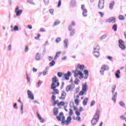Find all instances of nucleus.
I'll use <instances>...</instances> for the list:
<instances>
[{"label": "nucleus", "instance_id": "obj_38", "mask_svg": "<svg viewBox=\"0 0 126 126\" xmlns=\"http://www.w3.org/2000/svg\"><path fill=\"white\" fill-rule=\"evenodd\" d=\"M107 34H103L102 36H101L100 39L101 40H104V39H106V38H107Z\"/></svg>", "mask_w": 126, "mask_h": 126}, {"label": "nucleus", "instance_id": "obj_5", "mask_svg": "<svg viewBox=\"0 0 126 126\" xmlns=\"http://www.w3.org/2000/svg\"><path fill=\"white\" fill-rule=\"evenodd\" d=\"M105 5V0H99L98 2V7L99 9H103Z\"/></svg>", "mask_w": 126, "mask_h": 126}, {"label": "nucleus", "instance_id": "obj_26", "mask_svg": "<svg viewBox=\"0 0 126 126\" xmlns=\"http://www.w3.org/2000/svg\"><path fill=\"white\" fill-rule=\"evenodd\" d=\"M89 99L88 97H87L83 100V104L84 106H86V105H87V102H88Z\"/></svg>", "mask_w": 126, "mask_h": 126}, {"label": "nucleus", "instance_id": "obj_61", "mask_svg": "<svg viewBox=\"0 0 126 126\" xmlns=\"http://www.w3.org/2000/svg\"><path fill=\"white\" fill-rule=\"evenodd\" d=\"M75 103L76 105H78V104H79V101H78V99H76L75 100Z\"/></svg>", "mask_w": 126, "mask_h": 126}, {"label": "nucleus", "instance_id": "obj_31", "mask_svg": "<svg viewBox=\"0 0 126 126\" xmlns=\"http://www.w3.org/2000/svg\"><path fill=\"white\" fill-rule=\"evenodd\" d=\"M71 89V85H67L66 88V92H68L69 91H70Z\"/></svg>", "mask_w": 126, "mask_h": 126}, {"label": "nucleus", "instance_id": "obj_8", "mask_svg": "<svg viewBox=\"0 0 126 126\" xmlns=\"http://www.w3.org/2000/svg\"><path fill=\"white\" fill-rule=\"evenodd\" d=\"M71 76V72L68 71L67 73H65L63 75V77L66 80H69V77Z\"/></svg>", "mask_w": 126, "mask_h": 126}, {"label": "nucleus", "instance_id": "obj_14", "mask_svg": "<svg viewBox=\"0 0 126 126\" xmlns=\"http://www.w3.org/2000/svg\"><path fill=\"white\" fill-rule=\"evenodd\" d=\"M71 123V117L68 116L67 118V120L65 121L64 125L66 126H68L69 124Z\"/></svg>", "mask_w": 126, "mask_h": 126}, {"label": "nucleus", "instance_id": "obj_33", "mask_svg": "<svg viewBox=\"0 0 126 126\" xmlns=\"http://www.w3.org/2000/svg\"><path fill=\"white\" fill-rule=\"evenodd\" d=\"M13 31H18V26H15L14 27V29L13 30H11V32H13Z\"/></svg>", "mask_w": 126, "mask_h": 126}, {"label": "nucleus", "instance_id": "obj_28", "mask_svg": "<svg viewBox=\"0 0 126 126\" xmlns=\"http://www.w3.org/2000/svg\"><path fill=\"white\" fill-rule=\"evenodd\" d=\"M112 29L114 30V32H116L117 29H118V25H117V24H114L112 26Z\"/></svg>", "mask_w": 126, "mask_h": 126}, {"label": "nucleus", "instance_id": "obj_64", "mask_svg": "<svg viewBox=\"0 0 126 126\" xmlns=\"http://www.w3.org/2000/svg\"><path fill=\"white\" fill-rule=\"evenodd\" d=\"M8 51H11V44H10L8 46Z\"/></svg>", "mask_w": 126, "mask_h": 126}, {"label": "nucleus", "instance_id": "obj_60", "mask_svg": "<svg viewBox=\"0 0 126 126\" xmlns=\"http://www.w3.org/2000/svg\"><path fill=\"white\" fill-rule=\"evenodd\" d=\"M51 100H52L53 101H55V100H56V95H52L51 97Z\"/></svg>", "mask_w": 126, "mask_h": 126}, {"label": "nucleus", "instance_id": "obj_45", "mask_svg": "<svg viewBox=\"0 0 126 126\" xmlns=\"http://www.w3.org/2000/svg\"><path fill=\"white\" fill-rule=\"evenodd\" d=\"M119 19L120 20H124L125 19V17L123 15H119Z\"/></svg>", "mask_w": 126, "mask_h": 126}, {"label": "nucleus", "instance_id": "obj_58", "mask_svg": "<svg viewBox=\"0 0 126 126\" xmlns=\"http://www.w3.org/2000/svg\"><path fill=\"white\" fill-rule=\"evenodd\" d=\"M40 37H41V35H40V34H38L37 36H35L34 38L35 39V40H38V39H39Z\"/></svg>", "mask_w": 126, "mask_h": 126}, {"label": "nucleus", "instance_id": "obj_3", "mask_svg": "<svg viewBox=\"0 0 126 126\" xmlns=\"http://www.w3.org/2000/svg\"><path fill=\"white\" fill-rule=\"evenodd\" d=\"M73 72H74V76L75 77H77L78 75H80L82 78H83V73L81 71H78L77 68L75 70V71H73Z\"/></svg>", "mask_w": 126, "mask_h": 126}, {"label": "nucleus", "instance_id": "obj_32", "mask_svg": "<svg viewBox=\"0 0 126 126\" xmlns=\"http://www.w3.org/2000/svg\"><path fill=\"white\" fill-rule=\"evenodd\" d=\"M119 104L120 105V106H121V107H123V108H126V104H125V103H124L123 101L119 102Z\"/></svg>", "mask_w": 126, "mask_h": 126}, {"label": "nucleus", "instance_id": "obj_7", "mask_svg": "<svg viewBox=\"0 0 126 126\" xmlns=\"http://www.w3.org/2000/svg\"><path fill=\"white\" fill-rule=\"evenodd\" d=\"M81 8L83 10L82 15L84 17H86L87 16V9L85 8V5L84 4H82L81 5Z\"/></svg>", "mask_w": 126, "mask_h": 126}, {"label": "nucleus", "instance_id": "obj_13", "mask_svg": "<svg viewBox=\"0 0 126 126\" xmlns=\"http://www.w3.org/2000/svg\"><path fill=\"white\" fill-rule=\"evenodd\" d=\"M66 96V93H65V92L63 91L61 94V96L59 97V99H60V100H65Z\"/></svg>", "mask_w": 126, "mask_h": 126}, {"label": "nucleus", "instance_id": "obj_35", "mask_svg": "<svg viewBox=\"0 0 126 126\" xmlns=\"http://www.w3.org/2000/svg\"><path fill=\"white\" fill-rule=\"evenodd\" d=\"M65 103L63 101H61L60 103H58V106H64Z\"/></svg>", "mask_w": 126, "mask_h": 126}, {"label": "nucleus", "instance_id": "obj_24", "mask_svg": "<svg viewBox=\"0 0 126 126\" xmlns=\"http://www.w3.org/2000/svg\"><path fill=\"white\" fill-rule=\"evenodd\" d=\"M114 5H115V1H112L111 3H110V5H109L110 9H113V8H114Z\"/></svg>", "mask_w": 126, "mask_h": 126}, {"label": "nucleus", "instance_id": "obj_56", "mask_svg": "<svg viewBox=\"0 0 126 126\" xmlns=\"http://www.w3.org/2000/svg\"><path fill=\"white\" fill-rule=\"evenodd\" d=\"M75 114L77 116H80V112L78 110L75 111Z\"/></svg>", "mask_w": 126, "mask_h": 126}, {"label": "nucleus", "instance_id": "obj_15", "mask_svg": "<svg viewBox=\"0 0 126 126\" xmlns=\"http://www.w3.org/2000/svg\"><path fill=\"white\" fill-rule=\"evenodd\" d=\"M42 58L41 56V54H39V53H36L35 55V60L36 61H41Z\"/></svg>", "mask_w": 126, "mask_h": 126}, {"label": "nucleus", "instance_id": "obj_62", "mask_svg": "<svg viewBox=\"0 0 126 126\" xmlns=\"http://www.w3.org/2000/svg\"><path fill=\"white\" fill-rule=\"evenodd\" d=\"M59 100H57L55 101L53 103V106H55L56 104H58V103H59Z\"/></svg>", "mask_w": 126, "mask_h": 126}, {"label": "nucleus", "instance_id": "obj_11", "mask_svg": "<svg viewBox=\"0 0 126 126\" xmlns=\"http://www.w3.org/2000/svg\"><path fill=\"white\" fill-rule=\"evenodd\" d=\"M99 115H100V110L99 109H97L93 119L99 121Z\"/></svg>", "mask_w": 126, "mask_h": 126}, {"label": "nucleus", "instance_id": "obj_47", "mask_svg": "<svg viewBox=\"0 0 126 126\" xmlns=\"http://www.w3.org/2000/svg\"><path fill=\"white\" fill-rule=\"evenodd\" d=\"M85 75H89V71L88 70H85L84 71Z\"/></svg>", "mask_w": 126, "mask_h": 126}, {"label": "nucleus", "instance_id": "obj_30", "mask_svg": "<svg viewBox=\"0 0 126 126\" xmlns=\"http://www.w3.org/2000/svg\"><path fill=\"white\" fill-rule=\"evenodd\" d=\"M37 117H38L39 120H40L41 123H44V121L45 120H44V119H42V117H41V116L40 115V114L39 113H37Z\"/></svg>", "mask_w": 126, "mask_h": 126}, {"label": "nucleus", "instance_id": "obj_50", "mask_svg": "<svg viewBox=\"0 0 126 126\" xmlns=\"http://www.w3.org/2000/svg\"><path fill=\"white\" fill-rule=\"evenodd\" d=\"M62 40V39L60 37H58L56 39V42L57 43H60L61 41Z\"/></svg>", "mask_w": 126, "mask_h": 126}, {"label": "nucleus", "instance_id": "obj_25", "mask_svg": "<svg viewBox=\"0 0 126 126\" xmlns=\"http://www.w3.org/2000/svg\"><path fill=\"white\" fill-rule=\"evenodd\" d=\"M62 53V52H58L56 53V55L54 57V60H57L59 57H60V55Z\"/></svg>", "mask_w": 126, "mask_h": 126}, {"label": "nucleus", "instance_id": "obj_44", "mask_svg": "<svg viewBox=\"0 0 126 126\" xmlns=\"http://www.w3.org/2000/svg\"><path fill=\"white\" fill-rule=\"evenodd\" d=\"M69 114L70 115V116H72V115L73 114V110H72V109H71V108L69 109Z\"/></svg>", "mask_w": 126, "mask_h": 126}, {"label": "nucleus", "instance_id": "obj_18", "mask_svg": "<svg viewBox=\"0 0 126 126\" xmlns=\"http://www.w3.org/2000/svg\"><path fill=\"white\" fill-rule=\"evenodd\" d=\"M53 112L54 114V116H57L59 114V108L57 107H55L53 109Z\"/></svg>", "mask_w": 126, "mask_h": 126}, {"label": "nucleus", "instance_id": "obj_22", "mask_svg": "<svg viewBox=\"0 0 126 126\" xmlns=\"http://www.w3.org/2000/svg\"><path fill=\"white\" fill-rule=\"evenodd\" d=\"M120 74H121V71H120V70H118L115 73V76L116 78H120Z\"/></svg>", "mask_w": 126, "mask_h": 126}, {"label": "nucleus", "instance_id": "obj_4", "mask_svg": "<svg viewBox=\"0 0 126 126\" xmlns=\"http://www.w3.org/2000/svg\"><path fill=\"white\" fill-rule=\"evenodd\" d=\"M15 12L16 13V16H20L21 14H22V12H23V10H19V7H18V6H17L15 8Z\"/></svg>", "mask_w": 126, "mask_h": 126}, {"label": "nucleus", "instance_id": "obj_19", "mask_svg": "<svg viewBox=\"0 0 126 126\" xmlns=\"http://www.w3.org/2000/svg\"><path fill=\"white\" fill-rule=\"evenodd\" d=\"M117 96H118V93L116 92L114 94L113 97L112 98V100H113L115 103H116V101H117Z\"/></svg>", "mask_w": 126, "mask_h": 126}, {"label": "nucleus", "instance_id": "obj_34", "mask_svg": "<svg viewBox=\"0 0 126 126\" xmlns=\"http://www.w3.org/2000/svg\"><path fill=\"white\" fill-rule=\"evenodd\" d=\"M78 82H80V81H79L78 79L76 78L74 81L75 84H76V85H78V84H79V83Z\"/></svg>", "mask_w": 126, "mask_h": 126}, {"label": "nucleus", "instance_id": "obj_63", "mask_svg": "<svg viewBox=\"0 0 126 126\" xmlns=\"http://www.w3.org/2000/svg\"><path fill=\"white\" fill-rule=\"evenodd\" d=\"M28 50H29L28 46H26L25 49V53H27V52H28Z\"/></svg>", "mask_w": 126, "mask_h": 126}, {"label": "nucleus", "instance_id": "obj_10", "mask_svg": "<svg viewBox=\"0 0 126 126\" xmlns=\"http://www.w3.org/2000/svg\"><path fill=\"white\" fill-rule=\"evenodd\" d=\"M28 95L31 100H34V95L33 94V93L31 92V91L28 90Z\"/></svg>", "mask_w": 126, "mask_h": 126}, {"label": "nucleus", "instance_id": "obj_2", "mask_svg": "<svg viewBox=\"0 0 126 126\" xmlns=\"http://www.w3.org/2000/svg\"><path fill=\"white\" fill-rule=\"evenodd\" d=\"M99 50L100 47H99V45L97 44H95L94 46L93 54L95 58H99V56H100V53H99Z\"/></svg>", "mask_w": 126, "mask_h": 126}, {"label": "nucleus", "instance_id": "obj_53", "mask_svg": "<svg viewBox=\"0 0 126 126\" xmlns=\"http://www.w3.org/2000/svg\"><path fill=\"white\" fill-rule=\"evenodd\" d=\"M13 108L14 109H18V107H17V103H15L13 105Z\"/></svg>", "mask_w": 126, "mask_h": 126}, {"label": "nucleus", "instance_id": "obj_20", "mask_svg": "<svg viewBox=\"0 0 126 126\" xmlns=\"http://www.w3.org/2000/svg\"><path fill=\"white\" fill-rule=\"evenodd\" d=\"M101 69H102L103 71L109 70V66L106 65H103L101 67Z\"/></svg>", "mask_w": 126, "mask_h": 126}, {"label": "nucleus", "instance_id": "obj_27", "mask_svg": "<svg viewBox=\"0 0 126 126\" xmlns=\"http://www.w3.org/2000/svg\"><path fill=\"white\" fill-rule=\"evenodd\" d=\"M77 67L81 70H83L84 69V65L78 64Z\"/></svg>", "mask_w": 126, "mask_h": 126}, {"label": "nucleus", "instance_id": "obj_46", "mask_svg": "<svg viewBox=\"0 0 126 126\" xmlns=\"http://www.w3.org/2000/svg\"><path fill=\"white\" fill-rule=\"evenodd\" d=\"M84 92L83 90L81 91L79 93V96H83V95H84Z\"/></svg>", "mask_w": 126, "mask_h": 126}, {"label": "nucleus", "instance_id": "obj_6", "mask_svg": "<svg viewBox=\"0 0 126 126\" xmlns=\"http://www.w3.org/2000/svg\"><path fill=\"white\" fill-rule=\"evenodd\" d=\"M118 43L119 44V46L120 49H122V50L126 49V46L125 45V42H124V41H123V40L119 39Z\"/></svg>", "mask_w": 126, "mask_h": 126}, {"label": "nucleus", "instance_id": "obj_51", "mask_svg": "<svg viewBox=\"0 0 126 126\" xmlns=\"http://www.w3.org/2000/svg\"><path fill=\"white\" fill-rule=\"evenodd\" d=\"M54 10L53 9H51L49 10V12H50V14H52V15H54Z\"/></svg>", "mask_w": 126, "mask_h": 126}, {"label": "nucleus", "instance_id": "obj_23", "mask_svg": "<svg viewBox=\"0 0 126 126\" xmlns=\"http://www.w3.org/2000/svg\"><path fill=\"white\" fill-rule=\"evenodd\" d=\"M48 69H49V67H46L45 69V70L43 71V75H47L48 74Z\"/></svg>", "mask_w": 126, "mask_h": 126}, {"label": "nucleus", "instance_id": "obj_21", "mask_svg": "<svg viewBox=\"0 0 126 126\" xmlns=\"http://www.w3.org/2000/svg\"><path fill=\"white\" fill-rule=\"evenodd\" d=\"M76 4V0H71L70 1V5L73 7H74Z\"/></svg>", "mask_w": 126, "mask_h": 126}, {"label": "nucleus", "instance_id": "obj_40", "mask_svg": "<svg viewBox=\"0 0 126 126\" xmlns=\"http://www.w3.org/2000/svg\"><path fill=\"white\" fill-rule=\"evenodd\" d=\"M36 86L37 87V88H39V87H40V86H41V81L40 80H39L37 84H36Z\"/></svg>", "mask_w": 126, "mask_h": 126}, {"label": "nucleus", "instance_id": "obj_29", "mask_svg": "<svg viewBox=\"0 0 126 126\" xmlns=\"http://www.w3.org/2000/svg\"><path fill=\"white\" fill-rule=\"evenodd\" d=\"M55 64H56V62L55 61H52L49 63V66L51 67L52 66H54Z\"/></svg>", "mask_w": 126, "mask_h": 126}, {"label": "nucleus", "instance_id": "obj_42", "mask_svg": "<svg viewBox=\"0 0 126 126\" xmlns=\"http://www.w3.org/2000/svg\"><path fill=\"white\" fill-rule=\"evenodd\" d=\"M75 34V31L74 30H73L70 34V36H73Z\"/></svg>", "mask_w": 126, "mask_h": 126}, {"label": "nucleus", "instance_id": "obj_36", "mask_svg": "<svg viewBox=\"0 0 126 126\" xmlns=\"http://www.w3.org/2000/svg\"><path fill=\"white\" fill-rule=\"evenodd\" d=\"M21 112L22 115H23V113H24V110L23 109V104H21Z\"/></svg>", "mask_w": 126, "mask_h": 126}, {"label": "nucleus", "instance_id": "obj_43", "mask_svg": "<svg viewBox=\"0 0 126 126\" xmlns=\"http://www.w3.org/2000/svg\"><path fill=\"white\" fill-rule=\"evenodd\" d=\"M43 1L45 5H48V4H49V0H43Z\"/></svg>", "mask_w": 126, "mask_h": 126}, {"label": "nucleus", "instance_id": "obj_9", "mask_svg": "<svg viewBox=\"0 0 126 126\" xmlns=\"http://www.w3.org/2000/svg\"><path fill=\"white\" fill-rule=\"evenodd\" d=\"M107 23H116V19L115 17H112L105 20Z\"/></svg>", "mask_w": 126, "mask_h": 126}, {"label": "nucleus", "instance_id": "obj_12", "mask_svg": "<svg viewBox=\"0 0 126 126\" xmlns=\"http://www.w3.org/2000/svg\"><path fill=\"white\" fill-rule=\"evenodd\" d=\"M88 87V86H87V83L85 82L84 83V85L82 87V90L85 92V95H86V92H87Z\"/></svg>", "mask_w": 126, "mask_h": 126}, {"label": "nucleus", "instance_id": "obj_49", "mask_svg": "<svg viewBox=\"0 0 126 126\" xmlns=\"http://www.w3.org/2000/svg\"><path fill=\"white\" fill-rule=\"evenodd\" d=\"M58 77H62L63 76V73L59 72L57 73Z\"/></svg>", "mask_w": 126, "mask_h": 126}, {"label": "nucleus", "instance_id": "obj_1", "mask_svg": "<svg viewBox=\"0 0 126 126\" xmlns=\"http://www.w3.org/2000/svg\"><path fill=\"white\" fill-rule=\"evenodd\" d=\"M52 83L51 84V89L55 91V94H59L60 93L59 90L56 89L57 87L60 86V83L58 82V80H57V77L55 76L54 78H52Z\"/></svg>", "mask_w": 126, "mask_h": 126}, {"label": "nucleus", "instance_id": "obj_39", "mask_svg": "<svg viewBox=\"0 0 126 126\" xmlns=\"http://www.w3.org/2000/svg\"><path fill=\"white\" fill-rule=\"evenodd\" d=\"M60 23H61V22H60L59 20H57L54 23V26H57V25H59Z\"/></svg>", "mask_w": 126, "mask_h": 126}, {"label": "nucleus", "instance_id": "obj_17", "mask_svg": "<svg viewBox=\"0 0 126 126\" xmlns=\"http://www.w3.org/2000/svg\"><path fill=\"white\" fill-rule=\"evenodd\" d=\"M67 44H68V39H66L64 40L63 46H64V48H65L66 49L67 48H68Z\"/></svg>", "mask_w": 126, "mask_h": 126}, {"label": "nucleus", "instance_id": "obj_59", "mask_svg": "<svg viewBox=\"0 0 126 126\" xmlns=\"http://www.w3.org/2000/svg\"><path fill=\"white\" fill-rule=\"evenodd\" d=\"M70 108H73L74 107V103L73 102H71L70 103Z\"/></svg>", "mask_w": 126, "mask_h": 126}, {"label": "nucleus", "instance_id": "obj_48", "mask_svg": "<svg viewBox=\"0 0 126 126\" xmlns=\"http://www.w3.org/2000/svg\"><path fill=\"white\" fill-rule=\"evenodd\" d=\"M33 1V0H27V2L31 3V4H35V3Z\"/></svg>", "mask_w": 126, "mask_h": 126}, {"label": "nucleus", "instance_id": "obj_57", "mask_svg": "<svg viewBox=\"0 0 126 126\" xmlns=\"http://www.w3.org/2000/svg\"><path fill=\"white\" fill-rule=\"evenodd\" d=\"M56 118H57L58 121H59V122L62 121V118H61V116H57Z\"/></svg>", "mask_w": 126, "mask_h": 126}, {"label": "nucleus", "instance_id": "obj_54", "mask_svg": "<svg viewBox=\"0 0 126 126\" xmlns=\"http://www.w3.org/2000/svg\"><path fill=\"white\" fill-rule=\"evenodd\" d=\"M62 4V0H59L58 4V7H60Z\"/></svg>", "mask_w": 126, "mask_h": 126}, {"label": "nucleus", "instance_id": "obj_16", "mask_svg": "<svg viewBox=\"0 0 126 126\" xmlns=\"http://www.w3.org/2000/svg\"><path fill=\"white\" fill-rule=\"evenodd\" d=\"M98 122H99V120L93 118L91 121L92 125H93V126H95V125H96Z\"/></svg>", "mask_w": 126, "mask_h": 126}, {"label": "nucleus", "instance_id": "obj_37", "mask_svg": "<svg viewBox=\"0 0 126 126\" xmlns=\"http://www.w3.org/2000/svg\"><path fill=\"white\" fill-rule=\"evenodd\" d=\"M62 124H65V117L64 116H63L62 117Z\"/></svg>", "mask_w": 126, "mask_h": 126}, {"label": "nucleus", "instance_id": "obj_41", "mask_svg": "<svg viewBox=\"0 0 126 126\" xmlns=\"http://www.w3.org/2000/svg\"><path fill=\"white\" fill-rule=\"evenodd\" d=\"M26 76H27V79L28 80V82H29V83H30V77L28 76V74L27 73H26Z\"/></svg>", "mask_w": 126, "mask_h": 126}, {"label": "nucleus", "instance_id": "obj_52", "mask_svg": "<svg viewBox=\"0 0 126 126\" xmlns=\"http://www.w3.org/2000/svg\"><path fill=\"white\" fill-rule=\"evenodd\" d=\"M114 88H112V93H115V91L116 90V85H114Z\"/></svg>", "mask_w": 126, "mask_h": 126}, {"label": "nucleus", "instance_id": "obj_55", "mask_svg": "<svg viewBox=\"0 0 126 126\" xmlns=\"http://www.w3.org/2000/svg\"><path fill=\"white\" fill-rule=\"evenodd\" d=\"M98 13L100 15V17H104V13L102 12H98Z\"/></svg>", "mask_w": 126, "mask_h": 126}]
</instances>
